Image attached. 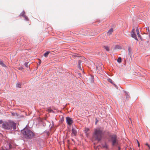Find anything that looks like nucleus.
Wrapping results in <instances>:
<instances>
[{
  "label": "nucleus",
  "mask_w": 150,
  "mask_h": 150,
  "mask_svg": "<svg viewBox=\"0 0 150 150\" xmlns=\"http://www.w3.org/2000/svg\"><path fill=\"white\" fill-rule=\"evenodd\" d=\"M16 124L12 121H8L3 122L2 127L3 128L10 130L13 129L14 130L16 129Z\"/></svg>",
  "instance_id": "1"
},
{
  "label": "nucleus",
  "mask_w": 150,
  "mask_h": 150,
  "mask_svg": "<svg viewBox=\"0 0 150 150\" xmlns=\"http://www.w3.org/2000/svg\"><path fill=\"white\" fill-rule=\"evenodd\" d=\"M24 137L27 139H32L35 136L34 133L30 130L25 127L21 130Z\"/></svg>",
  "instance_id": "2"
},
{
  "label": "nucleus",
  "mask_w": 150,
  "mask_h": 150,
  "mask_svg": "<svg viewBox=\"0 0 150 150\" xmlns=\"http://www.w3.org/2000/svg\"><path fill=\"white\" fill-rule=\"evenodd\" d=\"M103 131L99 128L95 129L93 133V136L96 140L98 141L101 140L103 135Z\"/></svg>",
  "instance_id": "3"
},
{
  "label": "nucleus",
  "mask_w": 150,
  "mask_h": 150,
  "mask_svg": "<svg viewBox=\"0 0 150 150\" xmlns=\"http://www.w3.org/2000/svg\"><path fill=\"white\" fill-rule=\"evenodd\" d=\"M111 141L112 146L118 145V141L117 139V136L116 135H114L111 137Z\"/></svg>",
  "instance_id": "4"
},
{
  "label": "nucleus",
  "mask_w": 150,
  "mask_h": 150,
  "mask_svg": "<svg viewBox=\"0 0 150 150\" xmlns=\"http://www.w3.org/2000/svg\"><path fill=\"white\" fill-rule=\"evenodd\" d=\"M66 120L67 123L69 126L72 125L73 122L72 118L70 117H66Z\"/></svg>",
  "instance_id": "5"
},
{
  "label": "nucleus",
  "mask_w": 150,
  "mask_h": 150,
  "mask_svg": "<svg viewBox=\"0 0 150 150\" xmlns=\"http://www.w3.org/2000/svg\"><path fill=\"white\" fill-rule=\"evenodd\" d=\"M77 128L75 127H72V135L73 136H75L77 134Z\"/></svg>",
  "instance_id": "6"
},
{
  "label": "nucleus",
  "mask_w": 150,
  "mask_h": 150,
  "mask_svg": "<svg viewBox=\"0 0 150 150\" xmlns=\"http://www.w3.org/2000/svg\"><path fill=\"white\" fill-rule=\"evenodd\" d=\"M134 29H133L131 32V37L134 38L135 40H137V35L136 34L134 33Z\"/></svg>",
  "instance_id": "7"
},
{
  "label": "nucleus",
  "mask_w": 150,
  "mask_h": 150,
  "mask_svg": "<svg viewBox=\"0 0 150 150\" xmlns=\"http://www.w3.org/2000/svg\"><path fill=\"white\" fill-rule=\"evenodd\" d=\"M113 29L112 28H111L107 32V33L109 35H110L112 34L113 32Z\"/></svg>",
  "instance_id": "8"
},
{
  "label": "nucleus",
  "mask_w": 150,
  "mask_h": 150,
  "mask_svg": "<svg viewBox=\"0 0 150 150\" xmlns=\"http://www.w3.org/2000/svg\"><path fill=\"white\" fill-rule=\"evenodd\" d=\"M81 62H82V61L80 60H79L78 62V67L79 69H80L81 70L82 69L81 68Z\"/></svg>",
  "instance_id": "9"
},
{
  "label": "nucleus",
  "mask_w": 150,
  "mask_h": 150,
  "mask_svg": "<svg viewBox=\"0 0 150 150\" xmlns=\"http://www.w3.org/2000/svg\"><path fill=\"white\" fill-rule=\"evenodd\" d=\"M136 31H137V35L138 36V37L141 38V36L139 34V29L138 28H137Z\"/></svg>",
  "instance_id": "10"
},
{
  "label": "nucleus",
  "mask_w": 150,
  "mask_h": 150,
  "mask_svg": "<svg viewBox=\"0 0 150 150\" xmlns=\"http://www.w3.org/2000/svg\"><path fill=\"white\" fill-rule=\"evenodd\" d=\"M125 93L126 94V98L127 100H128L129 98V95L128 93H127L126 91H125Z\"/></svg>",
  "instance_id": "11"
},
{
  "label": "nucleus",
  "mask_w": 150,
  "mask_h": 150,
  "mask_svg": "<svg viewBox=\"0 0 150 150\" xmlns=\"http://www.w3.org/2000/svg\"><path fill=\"white\" fill-rule=\"evenodd\" d=\"M16 87L18 88H20L21 87V83L17 82L16 84Z\"/></svg>",
  "instance_id": "12"
},
{
  "label": "nucleus",
  "mask_w": 150,
  "mask_h": 150,
  "mask_svg": "<svg viewBox=\"0 0 150 150\" xmlns=\"http://www.w3.org/2000/svg\"><path fill=\"white\" fill-rule=\"evenodd\" d=\"M0 64L3 67H6L4 63L2 61H0Z\"/></svg>",
  "instance_id": "13"
},
{
  "label": "nucleus",
  "mask_w": 150,
  "mask_h": 150,
  "mask_svg": "<svg viewBox=\"0 0 150 150\" xmlns=\"http://www.w3.org/2000/svg\"><path fill=\"white\" fill-rule=\"evenodd\" d=\"M24 65L26 67L28 68L29 67L30 64H29V63L28 62H25V63Z\"/></svg>",
  "instance_id": "14"
},
{
  "label": "nucleus",
  "mask_w": 150,
  "mask_h": 150,
  "mask_svg": "<svg viewBox=\"0 0 150 150\" xmlns=\"http://www.w3.org/2000/svg\"><path fill=\"white\" fill-rule=\"evenodd\" d=\"M25 12L24 11H22V12L21 13V14H20V15L21 16H22L23 17L25 16Z\"/></svg>",
  "instance_id": "15"
},
{
  "label": "nucleus",
  "mask_w": 150,
  "mask_h": 150,
  "mask_svg": "<svg viewBox=\"0 0 150 150\" xmlns=\"http://www.w3.org/2000/svg\"><path fill=\"white\" fill-rule=\"evenodd\" d=\"M104 47L105 49L107 51L109 52V48L108 47V46H104Z\"/></svg>",
  "instance_id": "16"
},
{
  "label": "nucleus",
  "mask_w": 150,
  "mask_h": 150,
  "mask_svg": "<svg viewBox=\"0 0 150 150\" xmlns=\"http://www.w3.org/2000/svg\"><path fill=\"white\" fill-rule=\"evenodd\" d=\"M49 53H50L49 51L47 52H46L44 54V56L45 57H47L48 56V54H49Z\"/></svg>",
  "instance_id": "17"
},
{
  "label": "nucleus",
  "mask_w": 150,
  "mask_h": 150,
  "mask_svg": "<svg viewBox=\"0 0 150 150\" xmlns=\"http://www.w3.org/2000/svg\"><path fill=\"white\" fill-rule=\"evenodd\" d=\"M122 61V59L120 57H119L117 59V62L119 63H120Z\"/></svg>",
  "instance_id": "18"
},
{
  "label": "nucleus",
  "mask_w": 150,
  "mask_h": 150,
  "mask_svg": "<svg viewBox=\"0 0 150 150\" xmlns=\"http://www.w3.org/2000/svg\"><path fill=\"white\" fill-rule=\"evenodd\" d=\"M23 17H24V19H25V20L27 21H28V18L26 16H23Z\"/></svg>",
  "instance_id": "19"
},
{
  "label": "nucleus",
  "mask_w": 150,
  "mask_h": 150,
  "mask_svg": "<svg viewBox=\"0 0 150 150\" xmlns=\"http://www.w3.org/2000/svg\"><path fill=\"white\" fill-rule=\"evenodd\" d=\"M108 81L109 82H110L111 83H112V79H108Z\"/></svg>",
  "instance_id": "20"
},
{
  "label": "nucleus",
  "mask_w": 150,
  "mask_h": 150,
  "mask_svg": "<svg viewBox=\"0 0 150 150\" xmlns=\"http://www.w3.org/2000/svg\"><path fill=\"white\" fill-rule=\"evenodd\" d=\"M89 130V129L88 128H86L85 130V133H87Z\"/></svg>",
  "instance_id": "21"
},
{
  "label": "nucleus",
  "mask_w": 150,
  "mask_h": 150,
  "mask_svg": "<svg viewBox=\"0 0 150 150\" xmlns=\"http://www.w3.org/2000/svg\"><path fill=\"white\" fill-rule=\"evenodd\" d=\"M1 150H8V149H6L5 147H3L2 148Z\"/></svg>",
  "instance_id": "22"
},
{
  "label": "nucleus",
  "mask_w": 150,
  "mask_h": 150,
  "mask_svg": "<svg viewBox=\"0 0 150 150\" xmlns=\"http://www.w3.org/2000/svg\"><path fill=\"white\" fill-rule=\"evenodd\" d=\"M137 144H138V146L139 147L140 146L139 143V141H138V140H137Z\"/></svg>",
  "instance_id": "23"
},
{
  "label": "nucleus",
  "mask_w": 150,
  "mask_h": 150,
  "mask_svg": "<svg viewBox=\"0 0 150 150\" xmlns=\"http://www.w3.org/2000/svg\"><path fill=\"white\" fill-rule=\"evenodd\" d=\"M103 146L104 147H105L106 148H107V146L106 144H105V145Z\"/></svg>",
  "instance_id": "24"
},
{
  "label": "nucleus",
  "mask_w": 150,
  "mask_h": 150,
  "mask_svg": "<svg viewBox=\"0 0 150 150\" xmlns=\"http://www.w3.org/2000/svg\"><path fill=\"white\" fill-rule=\"evenodd\" d=\"M146 145H147V146H148V147H149L150 146V145H149L147 143H146Z\"/></svg>",
  "instance_id": "25"
},
{
  "label": "nucleus",
  "mask_w": 150,
  "mask_h": 150,
  "mask_svg": "<svg viewBox=\"0 0 150 150\" xmlns=\"http://www.w3.org/2000/svg\"><path fill=\"white\" fill-rule=\"evenodd\" d=\"M115 48H119V46H115Z\"/></svg>",
  "instance_id": "26"
},
{
  "label": "nucleus",
  "mask_w": 150,
  "mask_h": 150,
  "mask_svg": "<svg viewBox=\"0 0 150 150\" xmlns=\"http://www.w3.org/2000/svg\"><path fill=\"white\" fill-rule=\"evenodd\" d=\"M3 121L1 120H0V124Z\"/></svg>",
  "instance_id": "27"
},
{
  "label": "nucleus",
  "mask_w": 150,
  "mask_h": 150,
  "mask_svg": "<svg viewBox=\"0 0 150 150\" xmlns=\"http://www.w3.org/2000/svg\"><path fill=\"white\" fill-rule=\"evenodd\" d=\"M50 126H51V127H53V125H51V124H50Z\"/></svg>",
  "instance_id": "28"
},
{
  "label": "nucleus",
  "mask_w": 150,
  "mask_h": 150,
  "mask_svg": "<svg viewBox=\"0 0 150 150\" xmlns=\"http://www.w3.org/2000/svg\"><path fill=\"white\" fill-rule=\"evenodd\" d=\"M118 150H120V147H118Z\"/></svg>",
  "instance_id": "29"
},
{
  "label": "nucleus",
  "mask_w": 150,
  "mask_h": 150,
  "mask_svg": "<svg viewBox=\"0 0 150 150\" xmlns=\"http://www.w3.org/2000/svg\"><path fill=\"white\" fill-rule=\"evenodd\" d=\"M72 56L74 57H76V56L75 55H73Z\"/></svg>",
  "instance_id": "30"
},
{
  "label": "nucleus",
  "mask_w": 150,
  "mask_h": 150,
  "mask_svg": "<svg viewBox=\"0 0 150 150\" xmlns=\"http://www.w3.org/2000/svg\"><path fill=\"white\" fill-rule=\"evenodd\" d=\"M11 145H10H10H9V148H11Z\"/></svg>",
  "instance_id": "31"
},
{
  "label": "nucleus",
  "mask_w": 150,
  "mask_h": 150,
  "mask_svg": "<svg viewBox=\"0 0 150 150\" xmlns=\"http://www.w3.org/2000/svg\"><path fill=\"white\" fill-rule=\"evenodd\" d=\"M97 122H98V121H96V123H95L96 124V123H97Z\"/></svg>",
  "instance_id": "32"
},
{
  "label": "nucleus",
  "mask_w": 150,
  "mask_h": 150,
  "mask_svg": "<svg viewBox=\"0 0 150 150\" xmlns=\"http://www.w3.org/2000/svg\"><path fill=\"white\" fill-rule=\"evenodd\" d=\"M21 69H23L22 67H21Z\"/></svg>",
  "instance_id": "33"
},
{
  "label": "nucleus",
  "mask_w": 150,
  "mask_h": 150,
  "mask_svg": "<svg viewBox=\"0 0 150 150\" xmlns=\"http://www.w3.org/2000/svg\"><path fill=\"white\" fill-rule=\"evenodd\" d=\"M41 62H39V64H40Z\"/></svg>",
  "instance_id": "34"
},
{
  "label": "nucleus",
  "mask_w": 150,
  "mask_h": 150,
  "mask_svg": "<svg viewBox=\"0 0 150 150\" xmlns=\"http://www.w3.org/2000/svg\"><path fill=\"white\" fill-rule=\"evenodd\" d=\"M149 148V149H150V146Z\"/></svg>",
  "instance_id": "35"
},
{
  "label": "nucleus",
  "mask_w": 150,
  "mask_h": 150,
  "mask_svg": "<svg viewBox=\"0 0 150 150\" xmlns=\"http://www.w3.org/2000/svg\"><path fill=\"white\" fill-rule=\"evenodd\" d=\"M52 111V110H50V111Z\"/></svg>",
  "instance_id": "36"
}]
</instances>
